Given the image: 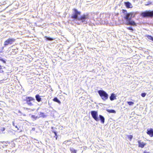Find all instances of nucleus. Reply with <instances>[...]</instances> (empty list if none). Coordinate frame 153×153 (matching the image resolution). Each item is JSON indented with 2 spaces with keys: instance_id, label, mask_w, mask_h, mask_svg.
<instances>
[{
  "instance_id": "1",
  "label": "nucleus",
  "mask_w": 153,
  "mask_h": 153,
  "mask_svg": "<svg viewBox=\"0 0 153 153\" xmlns=\"http://www.w3.org/2000/svg\"><path fill=\"white\" fill-rule=\"evenodd\" d=\"M80 14V12L74 9V12L71 16V18L75 19V22L78 25H80L81 23H87L89 18L88 14H84L80 17H79L78 15Z\"/></svg>"
},
{
  "instance_id": "2",
  "label": "nucleus",
  "mask_w": 153,
  "mask_h": 153,
  "mask_svg": "<svg viewBox=\"0 0 153 153\" xmlns=\"http://www.w3.org/2000/svg\"><path fill=\"white\" fill-rule=\"evenodd\" d=\"M123 11L125 15L124 18L126 20L125 24L127 25L136 26V23L135 22L131 20L133 13H128L126 10H123Z\"/></svg>"
},
{
  "instance_id": "3",
  "label": "nucleus",
  "mask_w": 153,
  "mask_h": 153,
  "mask_svg": "<svg viewBox=\"0 0 153 153\" xmlns=\"http://www.w3.org/2000/svg\"><path fill=\"white\" fill-rule=\"evenodd\" d=\"M98 92L103 100L105 101L108 99V95L105 91L100 90Z\"/></svg>"
},
{
  "instance_id": "4",
  "label": "nucleus",
  "mask_w": 153,
  "mask_h": 153,
  "mask_svg": "<svg viewBox=\"0 0 153 153\" xmlns=\"http://www.w3.org/2000/svg\"><path fill=\"white\" fill-rule=\"evenodd\" d=\"M142 16L144 17H153V10L146 11L141 13Z\"/></svg>"
},
{
  "instance_id": "5",
  "label": "nucleus",
  "mask_w": 153,
  "mask_h": 153,
  "mask_svg": "<svg viewBox=\"0 0 153 153\" xmlns=\"http://www.w3.org/2000/svg\"><path fill=\"white\" fill-rule=\"evenodd\" d=\"M24 100L26 102V103L28 105L32 106L33 105L32 102L33 101L34 102L35 101V99L32 97H26L24 99Z\"/></svg>"
},
{
  "instance_id": "6",
  "label": "nucleus",
  "mask_w": 153,
  "mask_h": 153,
  "mask_svg": "<svg viewBox=\"0 0 153 153\" xmlns=\"http://www.w3.org/2000/svg\"><path fill=\"white\" fill-rule=\"evenodd\" d=\"M15 41V39L13 38H9L4 42V46H6L9 45H11Z\"/></svg>"
},
{
  "instance_id": "7",
  "label": "nucleus",
  "mask_w": 153,
  "mask_h": 153,
  "mask_svg": "<svg viewBox=\"0 0 153 153\" xmlns=\"http://www.w3.org/2000/svg\"><path fill=\"white\" fill-rule=\"evenodd\" d=\"M91 113L92 117L95 120L97 121H99L97 111H91Z\"/></svg>"
},
{
  "instance_id": "8",
  "label": "nucleus",
  "mask_w": 153,
  "mask_h": 153,
  "mask_svg": "<svg viewBox=\"0 0 153 153\" xmlns=\"http://www.w3.org/2000/svg\"><path fill=\"white\" fill-rule=\"evenodd\" d=\"M147 133L151 137H152L153 136V129L152 128L148 129Z\"/></svg>"
},
{
  "instance_id": "9",
  "label": "nucleus",
  "mask_w": 153,
  "mask_h": 153,
  "mask_svg": "<svg viewBox=\"0 0 153 153\" xmlns=\"http://www.w3.org/2000/svg\"><path fill=\"white\" fill-rule=\"evenodd\" d=\"M138 142L139 144V147H140L141 148H143L146 144V143H144L143 142H141V140H139Z\"/></svg>"
},
{
  "instance_id": "10",
  "label": "nucleus",
  "mask_w": 153,
  "mask_h": 153,
  "mask_svg": "<svg viewBox=\"0 0 153 153\" xmlns=\"http://www.w3.org/2000/svg\"><path fill=\"white\" fill-rule=\"evenodd\" d=\"M99 120H100L101 123H104L105 122V118L103 116H102V115H99Z\"/></svg>"
},
{
  "instance_id": "11",
  "label": "nucleus",
  "mask_w": 153,
  "mask_h": 153,
  "mask_svg": "<svg viewBox=\"0 0 153 153\" xmlns=\"http://www.w3.org/2000/svg\"><path fill=\"white\" fill-rule=\"evenodd\" d=\"M125 4L127 8H131L133 7L131 4L129 2H125Z\"/></svg>"
},
{
  "instance_id": "12",
  "label": "nucleus",
  "mask_w": 153,
  "mask_h": 153,
  "mask_svg": "<svg viewBox=\"0 0 153 153\" xmlns=\"http://www.w3.org/2000/svg\"><path fill=\"white\" fill-rule=\"evenodd\" d=\"M35 98L36 100L38 102H40L41 101V98L40 97V96L39 94H36L35 96Z\"/></svg>"
},
{
  "instance_id": "13",
  "label": "nucleus",
  "mask_w": 153,
  "mask_h": 153,
  "mask_svg": "<svg viewBox=\"0 0 153 153\" xmlns=\"http://www.w3.org/2000/svg\"><path fill=\"white\" fill-rule=\"evenodd\" d=\"M114 94L113 93L112 94L111 96L110 97V99L112 101L116 99V96H115Z\"/></svg>"
},
{
  "instance_id": "14",
  "label": "nucleus",
  "mask_w": 153,
  "mask_h": 153,
  "mask_svg": "<svg viewBox=\"0 0 153 153\" xmlns=\"http://www.w3.org/2000/svg\"><path fill=\"white\" fill-rule=\"evenodd\" d=\"M106 111L107 112L109 113H115L116 111L112 109H107Z\"/></svg>"
},
{
  "instance_id": "15",
  "label": "nucleus",
  "mask_w": 153,
  "mask_h": 153,
  "mask_svg": "<svg viewBox=\"0 0 153 153\" xmlns=\"http://www.w3.org/2000/svg\"><path fill=\"white\" fill-rule=\"evenodd\" d=\"M53 100L54 102H57L59 104L61 103L60 101L56 97L54 98L53 99Z\"/></svg>"
},
{
  "instance_id": "16",
  "label": "nucleus",
  "mask_w": 153,
  "mask_h": 153,
  "mask_svg": "<svg viewBox=\"0 0 153 153\" xmlns=\"http://www.w3.org/2000/svg\"><path fill=\"white\" fill-rule=\"evenodd\" d=\"M146 36L150 40L153 41V37L152 36L149 35H147Z\"/></svg>"
},
{
  "instance_id": "17",
  "label": "nucleus",
  "mask_w": 153,
  "mask_h": 153,
  "mask_svg": "<svg viewBox=\"0 0 153 153\" xmlns=\"http://www.w3.org/2000/svg\"><path fill=\"white\" fill-rule=\"evenodd\" d=\"M70 150L71 153H76V151L73 148H70Z\"/></svg>"
},
{
  "instance_id": "18",
  "label": "nucleus",
  "mask_w": 153,
  "mask_h": 153,
  "mask_svg": "<svg viewBox=\"0 0 153 153\" xmlns=\"http://www.w3.org/2000/svg\"><path fill=\"white\" fill-rule=\"evenodd\" d=\"M31 118L33 119V120H36V119L39 118V117L37 116H36L34 115H31Z\"/></svg>"
},
{
  "instance_id": "19",
  "label": "nucleus",
  "mask_w": 153,
  "mask_h": 153,
  "mask_svg": "<svg viewBox=\"0 0 153 153\" xmlns=\"http://www.w3.org/2000/svg\"><path fill=\"white\" fill-rule=\"evenodd\" d=\"M45 38L47 40L50 41H52L54 39L53 38H52L49 37H48L47 36H45Z\"/></svg>"
},
{
  "instance_id": "20",
  "label": "nucleus",
  "mask_w": 153,
  "mask_h": 153,
  "mask_svg": "<svg viewBox=\"0 0 153 153\" xmlns=\"http://www.w3.org/2000/svg\"><path fill=\"white\" fill-rule=\"evenodd\" d=\"M45 117V116L44 115V113L42 112H40V114H39V117H39H39Z\"/></svg>"
},
{
  "instance_id": "21",
  "label": "nucleus",
  "mask_w": 153,
  "mask_h": 153,
  "mask_svg": "<svg viewBox=\"0 0 153 153\" xmlns=\"http://www.w3.org/2000/svg\"><path fill=\"white\" fill-rule=\"evenodd\" d=\"M126 28H127L128 29L130 30L131 31H133V29L132 28V27H126Z\"/></svg>"
},
{
  "instance_id": "22",
  "label": "nucleus",
  "mask_w": 153,
  "mask_h": 153,
  "mask_svg": "<svg viewBox=\"0 0 153 153\" xmlns=\"http://www.w3.org/2000/svg\"><path fill=\"white\" fill-rule=\"evenodd\" d=\"M127 103L130 105H133L134 104V102H127Z\"/></svg>"
},
{
  "instance_id": "23",
  "label": "nucleus",
  "mask_w": 153,
  "mask_h": 153,
  "mask_svg": "<svg viewBox=\"0 0 153 153\" xmlns=\"http://www.w3.org/2000/svg\"><path fill=\"white\" fill-rule=\"evenodd\" d=\"M128 138H129L130 139V140H131L133 138V136L132 135H128Z\"/></svg>"
},
{
  "instance_id": "24",
  "label": "nucleus",
  "mask_w": 153,
  "mask_h": 153,
  "mask_svg": "<svg viewBox=\"0 0 153 153\" xmlns=\"http://www.w3.org/2000/svg\"><path fill=\"white\" fill-rule=\"evenodd\" d=\"M146 93H143L141 94V96L143 97H145L146 95Z\"/></svg>"
},
{
  "instance_id": "25",
  "label": "nucleus",
  "mask_w": 153,
  "mask_h": 153,
  "mask_svg": "<svg viewBox=\"0 0 153 153\" xmlns=\"http://www.w3.org/2000/svg\"><path fill=\"white\" fill-rule=\"evenodd\" d=\"M12 124H13V125L15 126V128H17V129L18 130L19 129V128H18V127L17 126H15V123H14V121H13L12 122Z\"/></svg>"
},
{
  "instance_id": "26",
  "label": "nucleus",
  "mask_w": 153,
  "mask_h": 153,
  "mask_svg": "<svg viewBox=\"0 0 153 153\" xmlns=\"http://www.w3.org/2000/svg\"><path fill=\"white\" fill-rule=\"evenodd\" d=\"M53 133H54V134L55 135V136H56V140H57V133L56 131H55Z\"/></svg>"
},
{
  "instance_id": "27",
  "label": "nucleus",
  "mask_w": 153,
  "mask_h": 153,
  "mask_svg": "<svg viewBox=\"0 0 153 153\" xmlns=\"http://www.w3.org/2000/svg\"><path fill=\"white\" fill-rule=\"evenodd\" d=\"M5 128L4 127L1 128L0 129L1 131H4L5 130Z\"/></svg>"
},
{
  "instance_id": "28",
  "label": "nucleus",
  "mask_w": 153,
  "mask_h": 153,
  "mask_svg": "<svg viewBox=\"0 0 153 153\" xmlns=\"http://www.w3.org/2000/svg\"><path fill=\"white\" fill-rule=\"evenodd\" d=\"M52 132H53L54 133V132H55L56 131L54 129L53 127L52 128Z\"/></svg>"
},
{
  "instance_id": "29",
  "label": "nucleus",
  "mask_w": 153,
  "mask_h": 153,
  "mask_svg": "<svg viewBox=\"0 0 153 153\" xmlns=\"http://www.w3.org/2000/svg\"><path fill=\"white\" fill-rule=\"evenodd\" d=\"M67 142H68V141H65L63 143L65 144Z\"/></svg>"
},
{
  "instance_id": "30",
  "label": "nucleus",
  "mask_w": 153,
  "mask_h": 153,
  "mask_svg": "<svg viewBox=\"0 0 153 153\" xmlns=\"http://www.w3.org/2000/svg\"><path fill=\"white\" fill-rule=\"evenodd\" d=\"M2 61L4 63H5V61L4 60H2Z\"/></svg>"
},
{
  "instance_id": "31",
  "label": "nucleus",
  "mask_w": 153,
  "mask_h": 153,
  "mask_svg": "<svg viewBox=\"0 0 153 153\" xmlns=\"http://www.w3.org/2000/svg\"><path fill=\"white\" fill-rule=\"evenodd\" d=\"M151 4V3L150 2L148 4H145V5H148V4Z\"/></svg>"
},
{
  "instance_id": "32",
  "label": "nucleus",
  "mask_w": 153,
  "mask_h": 153,
  "mask_svg": "<svg viewBox=\"0 0 153 153\" xmlns=\"http://www.w3.org/2000/svg\"><path fill=\"white\" fill-rule=\"evenodd\" d=\"M103 15V14H101L100 15V17H101Z\"/></svg>"
},
{
  "instance_id": "33",
  "label": "nucleus",
  "mask_w": 153,
  "mask_h": 153,
  "mask_svg": "<svg viewBox=\"0 0 153 153\" xmlns=\"http://www.w3.org/2000/svg\"><path fill=\"white\" fill-rule=\"evenodd\" d=\"M1 68H2L1 66V65H0V69H1Z\"/></svg>"
},
{
  "instance_id": "34",
  "label": "nucleus",
  "mask_w": 153,
  "mask_h": 153,
  "mask_svg": "<svg viewBox=\"0 0 153 153\" xmlns=\"http://www.w3.org/2000/svg\"><path fill=\"white\" fill-rule=\"evenodd\" d=\"M144 153H149V152H144Z\"/></svg>"
},
{
  "instance_id": "35",
  "label": "nucleus",
  "mask_w": 153,
  "mask_h": 153,
  "mask_svg": "<svg viewBox=\"0 0 153 153\" xmlns=\"http://www.w3.org/2000/svg\"><path fill=\"white\" fill-rule=\"evenodd\" d=\"M54 137H55L56 138V136H55V135Z\"/></svg>"
}]
</instances>
